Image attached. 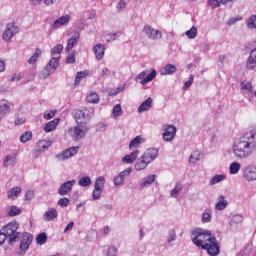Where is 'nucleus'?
I'll list each match as a JSON object with an SVG mask.
<instances>
[{
  "instance_id": "obj_39",
  "label": "nucleus",
  "mask_w": 256,
  "mask_h": 256,
  "mask_svg": "<svg viewBox=\"0 0 256 256\" xmlns=\"http://www.w3.org/2000/svg\"><path fill=\"white\" fill-rule=\"evenodd\" d=\"M78 185L80 187H89L91 185V178L89 176H85L79 179Z\"/></svg>"
},
{
  "instance_id": "obj_33",
  "label": "nucleus",
  "mask_w": 256,
  "mask_h": 256,
  "mask_svg": "<svg viewBox=\"0 0 256 256\" xmlns=\"http://www.w3.org/2000/svg\"><path fill=\"white\" fill-rule=\"evenodd\" d=\"M240 223H243V216H241V215H234L231 218L230 225L232 227H237V225H240Z\"/></svg>"
},
{
  "instance_id": "obj_7",
  "label": "nucleus",
  "mask_w": 256,
  "mask_h": 256,
  "mask_svg": "<svg viewBox=\"0 0 256 256\" xmlns=\"http://www.w3.org/2000/svg\"><path fill=\"white\" fill-rule=\"evenodd\" d=\"M142 33H144V35H146V37L152 41H158V39L163 37V34L160 30H157L150 25H145L142 29Z\"/></svg>"
},
{
  "instance_id": "obj_30",
  "label": "nucleus",
  "mask_w": 256,
  "mask_h": 256,
  "mask_svg": "<svg viewBox=\"0 0 256 256\" xmlns=\"http://www.w3.org/2000/svg\"><path fill=\"white\" fill-rule=\"evenodd\" d=\"M74 117L76 119V123H83V120L87 119V116L85 115V110H76Z\"/></svg>"
},
{
  "instance_id": "obj_56",
  "label": "nucleus",
  "mask_w": 256,
  "mask_h": 256,
  "mask_svg": "<svg viewBox=\"0 0 256 256\" xmlns=\"http://www.w3.org/2000/svg\"><path fill=\"white\" fill-rule=\"evenodd\" d=\"M66 63H68V64H73V63H75V53H71V54H69L68 56H67V58H66Z\"/></svg>"
},
{
  "instance_id": "obj_9",
  "label": "nucleus",
  "mask_w": 256,
  "mask_h": 256,
  "mask_svg": "<svg viewBox=\"0 0 256 256\" xmlns=\"http://www.w3.org/2000/svg\"><path fill=\"white\" fill-rule=\"evenodd\" d=\"M17 33H19V27L15 26V22H10L2 35V39L4 41H11Z\"/></svg>"
},
{
  "instance_id": "obj_55",
  "label": "nucleus",
  "mask_w": 256,
  "mask_h": 256,
  "mask_svg": "<svg viewBox=\"0 0 256 256\" xmlns=\"http://www.w3.org/2000/svg\"><path fill=\"white\" fill-rule=\"evenodd\" d=\"M107 256H117V249L115 246H110L107 251Z\"/></svg>"
},
{
  "instance_id": "obj_64",
  "label": "nucleus",
  "mask_w": 256,
  "mask_h": 256,
  "mask_svg": "<svg viewBox=\"0 0 256 256\" xmlns=\"http://www.w3.org/2000/svg\"><path fill=\"white\" fill-rule=\"evenodd\" d=\"M56 0H44L45 5L49 6V5H53L55 3Z\"/></svg>"
},
{
  "instance_id": "obj_19",
  "label": "nucleus",
  "mask_w": 256,
  "mask_h": 256,
  "mask_svg": "<svg viewBox=\"0 0 256 256\" xmlns=\"http://www.w3.org/2000/svg\"><path fill=\"white\" fill-rule=\"evenodd\" d=\"M246 67L249 70L255 69V67H256V48H254L250 52V56H249V58L247 60Z\"/></svg>"
},
{
  "instance_id": "obj_60",
  "label": "nucleus",
  "mask_w": 256,
  "mask_h": 256,
  "mask_svg": "<svg viewBox=\"0 0 256 256\" xmlns=\"http://www.w3.org/2000/svg\"><path fill=\"white\" fill-rule=\"evenodd\" d=\"M7 239V236L3 233V231L0 232V246L5 243V240Z\"/></svg>"
},
{
  "instance_id": "obj_36",
  "label": "nucleus",
  "mask_w": 256,
  "mask_h": 256,
  "mask_svg": "<svg viewBox=\"0 0 256 256\" xmlns=\"http://www.w3.org/2000/svg\"><path fill=\"white\" fill-rule=\"evenodd\" d=\"M17 215H21V209L17 206H11L8 211V217H17Z\"/></svg>"
},
{
  "instance_id": "obj_8",
  "label": "nucleus",
  "mask_w": 256,
  "mask_h": 256,
  "mask_svg": "<svg viewBox=\"0 0 256 256\" xmlns=\"http://www.w3.org/2000/svg\"><path fill=\"white\" fill-rule=\"evenodd\" d=\"M32 243H33V235L30 233H24L22 235V239L20 241V246H19L21 255H25V253L29 251V247L31 246Z\"/></svg>"
},
{
  "instance_id": "obj_5",
  "label": "nucleus",
  "mask_w": 256,
  "mask_h": 256,
  "mask_svg": "<svg viewBox=\"0 0 256 256\" xmlns=\"http://www.w3.org/2000/svg\"><path fill=\"white\" fill-rule=\"evenodd\" d=\"M87 124L85 122H79L76 127L70 128L69 133L75 141H79L80 139H83L85 135H87Z\"/></svg>"
},
{
  "instance_id": "obj_54",
  "label": "nucleus",
  "mask_w": 256,
  "mask_h": 256,
  "mask_svg": "<svg viewBox=\"0 0 256 256\" xmlns=\"http://www.w3.org/2000/svg\"><path fill=\"white\" fill-rule=\"evenodd\" d=\"M121 106L119 104L115 105L114 108H113V115L115 117H119L121 115Z\"/></svg>"
},
{
  "instance_id": "obj_32",
  "label": "nucleus",
  "mask_w": 256,
  "mask_h": 256,
  "mask_svg": "<svg viewBox=\"0 0 256 256\" xmlns=\"http://www.w3.org/2000/svg\"><path fill=\"white\" fill-rule=\"evenodd\" d=\"M19 193H21V187H13L7 193L8 199H15V197H19Z\"/></svg>"
},
{
  "instance_id": "obj_52",
  "label": "nucleus",
  "mask_w": 256,
  "mask_h": 256,
  "mask_svg": "<svg viewBox=\"0 0 256 256\" xmlns=\"http://www.w3.org/2000/svg\"><path fill=\"white\" fill-rule=\"evenodd\" d=\"M56 113H57V110H51L44 114V119L49 121V119H53V117H55Z\"/></svg>"
},
{
  "instance_id": "obj_12",
  "label": "nucleus",
  "mask_w": 256,
  "mask_h": 256,
  "mask_svg": "<svg viewBox=\"0 0 256 256\" xmlns=\"http://www.w3.org/2000/svg\"><path fill=\"white\" fill-rule=\"evenodd\" d=\"M75 186V180H70L64 182L58 188V195L65 196L69 195L73 191V187Z\"/></svg>"
},
{
  "instance_id": "obj_53",
  "label": "nucleus",
  "mask_w": 256,
  "mask_h": 256,
  "mask_svg": "<svg viewBox=\"0 0 256 256\" xmlns=\"http://www.w3.org/2000/svg\"><path fill=\"white\" fill-rule=\"evenodd\" d=\"M196 161H199V152H193L189 158L190 163H195Z\"/></svg>"
},
{
  "instance_id": "obj_14",
  "label": "nucleus",
  "mask_w": 256,
  "mask_h": 256,
  "mask_svg": "<svg viewBox=\"0 0 256 256\" xmlns=\"http://www.w3.org/2000/svg\"><path fill=\"white\" fill-rule=\"evenodd\" d=\"M244 177L246 181H256V167L248 166L244 169Z\"/></svg>"
},
{
  "instance_id": "obj_44",
  "label": "nucleus",
  "mask_w": 256,
  "mask_h": 256,
  "mask_svg": "<svg viewBox=\"0 0 256 256\" xmlns=\"http://www.w3.org/2000/svg\"><path fill=\"white\" fill-rule=\"evenodd\" d=\"M105 185V177L100 176L95 181V189H103V186Z\"/></svg>"
},
{
  "instance_id": "obj_11",
  "label": "nucleus",
  "mask_w": 256,
  "mask_h": 256,
  "mask_svg": "<svg viewBox=\"0 0 256 256\" xmlns=\"http://www.w3.org/2000/svg\"><path fill=\"white\" fill-rule=\"evenodd\" d=\"M157 77V70H152L150 74L147 75V71H142L137 75V79L140 80L141 85H147L151 83L153 79Z\"/></svg>"
},
{
  "instance_id": "obj_50",
  "label": "nucleus",
  "mask_w": 256,
  "mask_h": 256,
  "mask_svg": "<svg viewBox=\"0 0 256 256\" xmlns=\"http://www.w3.org/2000/svg\"><path fill=\"white\" fill-rule=\"evenodd\" d=\"M194 79H195V77L193 75H190L189 80L184 83L183 89L184 90L189 89V87H191L193 85Z\"/></svg>"
},
{
  "instance_id": "obj_41",
  "label": "nucleus",
  "mask_w": 256,
  "mask_h": 256,
  "mask_svg": "<svg viewBox=\"0 0 256 256\" xmlns=\"http://www.w3.org/2000/svg\"><path fill=\"white\" fill-rule=\"evenodd\" d=\"M248 29H256V15H252L247 21H246Z\"/></svg>"
},
{
  "instance_id": "obj_45",
  "label": "nucleus",
  "mask_w": 256,
  "mask_h": 256,
  "mask_svg": "<svg viewBox=\"0 0 256 256\" xmlns=\"http://www.w3.org/2000/svg\"><path fill=\"white\" fill-rule=\"evenodd\" d=\"M183 189V186H181V183H176L174 189L171 191L170 195L171 197H177L179 195V192Z\"/></svg>"
},
{
  "instance_id": "obj_17",
  "label": "nucleus",
  "mask_w": 256,
  "mask_h": 256,
  "mask_svg": "<svg viewBox=\"0 0 256 256\" xmlns=\"http://www.w3.org/2000/svg\"><path fill=\"white\" fill-rule=\"evenodd\" d=\"M132 171L131 168H128L120 172V174L114 178V185H123V183H125V175H131Z\"/></svg>"
},
{
  "instance_id": "obj_1",
  "label": "nucleus",
  "mask_w": 256,
  "mask_h": 256,
  "mask_svg": "<svg viewBox=\"0 0 256 256\" xmlns=\"http://www.w3.org/2000/svg\"><path fill=\"white\" fill-rule=\"evenodd\" d=\"M192 243L207 251L208 255L216 256L219 255V242L211 231L203 228H196L192 231Z\"/></svg>"
},
{
  "instance_id": "obj_48",
  "label": "nucleus",
  "mask_w": 256,
  "mask_h": 256,
  "mask_svg": "<svg viewBox=\"0 0 256 256\" xmlns=\"http://www.w3.org/2000/svg\"><path fill=\"white\" fill-rule=\"evenodd\" d=\"M241 89L244 91H251L253 89V84L251 82H241Z\"/></svg>"
},
{
  "instance_id": "obj_25",
  "label": "nucleus",
  "mask_w": 256,
  "mask_h": 256,
  "mask_svg": "<svg viewBox=\"0 0 256 256\" xmlns=\"http://www.w3.org/2000/svg\"><path fill=\"white\" fill-rule=\"evenodd\" d=\"M59 125V118H56L50 122H48L44 126L45 133H51V131L55 130V128Z\"/></svg>"
},
{
  "instance_id": "obj_15",
  "label": "nucleus",
  "mask_w": 256,
  "mask_h": 256,
  "mask_svg": "<svg viewBox=\"0 0 256 256\" xmlns=\"http://www.w3.org/2000/svg\"><path fill=\"white\" fill-rule=\"evenodd\" d=\"M70 21H71V16L69 15L61 16L60 18H58L52 23V29H59V27H62L63 25H67V23H69Z\"/></svg>"
},
{
  "instance_id": "obj_42",
  "label": "nucleus",
  "mask_w": 256,
  "mask_h": 256,
  "mask_svg": "<svg viewBox=\"0 0 256 256\" xmlns=\"http://www.w3.org/2000/svg\"><path fill=\"white\" fill-rule=\"evenodd\" d=\"M185 35L188 39H195V37H197V27L193 26L191 30L185 32Z\"/></svg>"
},
{
  "instance_id": "obj_49",
  "label": "nucleus",
  "mask_w": 256,
  "mask_h": 256,
  "mask_svg": "<svg viewBox=\"0 0 256 256\" xmlns=\"http://www.w3.org/2000/svg\"><path fill=\"white\" fill-rule=\"evenodd\" d=\"M103 193V189L100 188H94V191L92 193L93 199H101V194Z\"/></svg>"
},
{
  "instance_id": "obj_35",
  "label": "nucleus",
  "mask_w": 256,
  "mask_h": 256,
  "mask_svg": "<svg viewBox=\"0 0 256 256\" xmlns=\"http://www.w3.org/2000/svg\"><path fill=\"white\" fill-rule=\"evenodd\" d=\"M211 209H206L202 214V223H211Z\"/></svg>"
},
{
  "instance_id": "obj_58",
  "label": "nucleus",
  "mask_w": 256,
  "mask_h": 256,
  "mask_svg": "<svg viewBox=\"0 0 256 256\" xmlns=\"http://www.w3.org/2000/svg\"><path fill=\"white\" fill-rule=\"evenodd\" d=\"M119 93H121V88H116L114 90H110L108 95L110 97H115V95H119Z\"/></svg>"
},
{
  "instance_id": "obj_22",
  "label": "nucleus",
  "mask_w": 256,
  "mask_h": 256,
  "mask_svg": "<svg viewBox=\"0 0 256 256\" xmlns=\"http://www.w3.org/2000/svg\"><path fill=\"white\" fill-rule=\"evenodd\" d=\"M57 217H59V214L57 213V209L55 208H50L44 213L45 221H53L54 219H57Z\"/></svg>"
},
{
  "instance_id": "obj_4",
  "label": "nucleus",
  "mask_w": 256,
  "mask_h": 256,
  "mask_svg": "<svg viewBox=\"0 0 256 256\" xmlns=\"http://www.w3.org/2000/svg\"><path fill=\"white\" fill-rule=\"evenodd\" d=\"M19 229V222L12 221L8 223L6 226H4L1 231L5 235L6 239H9L10 243H15L17 239H19V235L21 233L17 232Z\"/></svg>"
},
{
  "instance_id": "obj_2",
  "label": "nucleus",
  "mask_w": 256,
  "mask_h": 256,
  "mask_svg": "<svg viewBox=\"0 0 256 256\" xmlns=\"http://www.w3.org/2000/svg\"><path fill=\"white\" fill-rule=\"evenodd\" d=\"M256 149V132H248L236 139L233 144V153L238 159L249 157Z\"/></svg>"
},
{
  "instance_id": "obj_57",
  "label": "nucleus",
  "mask_w": 256,
  "mask_h": 256,
  "mask_svg": "<svg viewBox=\"0 0 256 256\" xmlns=\"http://www.w3.org/2000/svg\"><path fill=\"white\" fill-rule=\"evenodd\" d=\"M220 3L221 2L219 0H209V5L212 7V9H217Z\"/></svg>"
},
{
  "instance_id": "obj_34",
  "label": "nucleus",
  "mask_w": 256,
  "mask_h": 256,
  "mask_svg": "<svg viewBox=\"0 0 256 256\" xmlns=\"http://www.w3.org/2000/svg\"><path fill=\"white\" fill-rule=\"evenodd\" d=\"M241 169V164L239 162H233L230 164V174L237 175Z\"/></svg>"
},
{
  "instance_id": "obj_59",
  "label": "nucleus",
  "mask_w": 256,
  "mask_h": 256,
  "mask_svg": "<svg viewBox=\"0 0 256 256\" xmlns=\"http://www.w3.org/2000/svg\"><path fill=\"white\" fill-rule=\"evenodd\" d=\"M117 9H125L127 7V3H125V1L121 0L118 4H117Z\"/></svg>"
},
{
  "instance_id": "obj_21",
  "label": "nucleus",
  "mask_w": 256,
  "mask_h": 256,
  "mask_svg": "<svg viewBox=\"0 0 256 256\" xmlns=\"http://www.w3.org/2000/svg\"><path fill=\"white\" fill-rule=\"evenodd\" d=\"M143 143V138L141 136H136L129 144L130 151H139V145Z\"/></svg>"
},
{
  "instance_id": "obj_20",
  "label": "nucleus",
  "mask_w": 256,
  "mask_h": 256,
  "mask_svg": "<svg viewBox=\"0 0 256 256\" xmlns=\"http://www.w3.org/2000/svg\"><path fill=\"white\" fill-rule=\"evenodd\" d=\"M93 51L95 53L96 59H98V61H101V59H103V56L105 55V46L103 44H97L93 48Z\"/></svg>"
},
{
  "instance_id": "obj_6",
  "label": "nucleus",
  "mask_w": 256,
  "mask_h": 256,
  "mask_svg": "<svg viewBox=\"0 0 256 256\" xmlns=\"http://www.w3.org/2000/svg\"><path fill=\"white\" fill-rule=\"evenodd\" d=\"M57 67H59V57H53L51 58L50 62L48 65L44 67L42 70V77L44 79H47L49 75L55 73Z\"/></svg>"
},
{
  "instance_id": "obj_37",
  "label": "nucleus",
  "mask_w": 256,
  "mask_h": 256,
  "mask_svg": "<svg viewBox=\"0 0 256 256\" xmlns=\"http://www.w3.org/2000/svg\"><path fill=\"white\" fill-rule=\"evenodd\" d=\"M33 139V133L31 131H27L20 136L21 143H27V141H31Z\"/></svg>"
},
{
  "instance_id": "obj_31",
  "label": "nucleus",
  "mask_w": 256,
  "mask_h": 256,
  "mask_svg": "<svg viewBox=\"0 0 256 256\" xmlns=\"http://www.w3.org/2000/svg\"><path fill=\"white\" fill-rule=\"evenodd\" d=\"M51 145V141L49 140H40L37 144L38 151H47Z\"/></svg>"
},
{
  "instance_id": "obj_62",
  "label": "nucleus",
  "mask_w": 256,
  "mask_h": 256,
  "mask_svg": "<svg viewBox=\"0 0 256 256\" xmlns=\"http://www.w3.org/2000/svg\"><path fill=\"white\" fill-rule=\"evenodd\" d=\"M3 71H5V62L0 60V73H3Z\"/></svg>"
},
{
  "instance_id": "obj_47",
  "label": "nucleus",
  "mask_w": 256,
  "mask_h": 256,
  "mask_svg": "<svg viewBox=\"0 0 256 256\" xmlns=\"http://www.w3.org/2000/svg\"><path fill=\"white\" fill-rule=\"evenodd\" d=\"M69 203V198L63 197L58 200L57 205L59 207H69Z\"/></svg>"
},
{
  "instance_id": "obj_38",
  "label": "nucleus",
  "mask_w": 256,
  "mask_h": 256,
  "mask_svg": "<svg viewBox=\"0 0 256 256\" xmlns=\"http://www.w3.org/2000/svg\"><path fill=\"white\" fill-rule=\"evenodd\" d=\"M89 75V71L85 70L82 72H78L75 78V85H79L81 83V79H85Z\"/></svg>"
},
{
  "instance_id": "obj_61",
  "label": "nucleus",
  "mask_w": 256,
  "mask_h": 256,
  "mask_svg": "<svg viewBox=\"0 0 256 256\" xmlns=\"http://www.w3.org/2000/svg\"><path fill=\"white\" fill-rule=\"evenodd\" d=\"M75 225V222H70L66 228L64 229V233H67V231H71L73 229V226Z\"/></svg>"
},
{
  "instance_id": "obj_63",
  "label": "nucleus",
  "mask_w": 256,
  "mask_h": 256,
  "mask_svg": "<svg viewBox=\"0 0 256 256\" xmlns=\"http://www.w3.org/2000/svg\"><path fill=\"white\" fill-rule=\"evenodd\" d=\"M23 123H25V119H23V118H20L15 121V125H23Z\"/></svg>"
},
{
  "instance_id": "obj_29",
  "label": "nucleus",
  "mask_w": 256,
  "mask_h": 256,
  "mask_svg": "<svg viewBox=\"0 0 256 256\" xmlns=\"http://www.w3.org/2000/svg\"><path fill=\"white\" fill-rule=\"evenodd\" d=\"M41 49L37 48L33 55L28 59L29 65H35L37 63L39 57H41Z\"/></svg>"
},
{
  "instance_id": "obj_18",
  "label": "nucleus",
  "mask_w": 256,
  "mask_h": 256,
  "mask_svg": "<svg viewBox=\"0 0 256 256\" xmlns=\"http://www.w3.org/2000/svg\"><path fill=\"white\" fill-rule=\"evenodd\" d=\"M153 107V98L149 97L138 107V113H144V111H149Z\"/></svg>"
},
{
  "instance_id": "obj_13",
  "label": "nucleus",
  "mask_w": 256,
  "mask_h": 256,
  "mask_svg": "<svg viewBox=\"0 0 256 256\" xmlns=\"http://www.w3.org/2000/svg\"><path fill=\"white\" fill-rule=\"evenodd\" d=\"M79 151V147H71L65 151H63L61 154L56 155V158L58 161H65V159H71L74 155H77Z\"/></svg>"
},
{
  "instance_id": "obj_10",
  "label": "nucleus",
  "mask_w": 256,
  "mask_h": 256,
  "mask_svg": "<svg viewBox=\"0 0 256 256\" xmlns=\"http://www.w3.org/2000/svg\"><path fill=\"white\" fill-rule=\"evenodd\" d=\"M163 131L162 137L164 141H173L175 135H177V127L171 124L164 125Z\"/></svg>"
},
{
  "instance_id": "obj_46",
  "label": "nucleus",
  "mask_w": 256,
  "mask_h": 256,
  "mask_svg": "<svg viewBox=\"0 0 256 256\" xmlns=\"http://www.w3.org/2000/svg\"><path fill=\"white\" fill-rule=\"evenodd\" d=\"M63 52V45L58 44L54 48L51 49V55H61Z\"/></svg>"
},
{
  "instance_id": "obj_40",
  "label": "nucleus",
  "mask_w": 256,
  "mask_h": 256,
  "mask_svg": "<svg viewBox=\"0 0 256 256\" xmlns=\"http://www.w3.org/2000/svg\"><path fill=\"white\" fill-rule=\"evenodd\" d=\"M36 243H37V245H45V243H47V234L46 233H40L36 237Z\"/></svg>"
},
{
  "instance_id": "obj_28",
  "label": "nucleus",
  "mask_w": 256,
  "mask_h": 256,
  "mask_svg": "<svg viewBox=\"0 0 256 256\" xmlns=\"http://www.w3.org/2000/svg\"><path fill=\"white\" fill-rule=\"evenodd\" d=\"M79 38V34H76L75 36L70 38L67 42L66 51H71V49H73V47H75V45L79 43Z\"/></svg>"
},
{
  "instance_id": "obj_23",
  "label": "nucleus",
  "mask_w": 256,
  "mask_h": 256,
  "mask_svg": "<svg viewBox=\"0 0 256 256\" xmlns=\"http://www.w3.org/2000/svg\"><path fill=\"white\" fill-rule=\"evenodd\" d=\"M86 101L87 103H92V105H97L101 101V98L97 92H91L86 96Z\"/></svg>"
},
{
  "instance_id": "obj_27",
  "label": "nucleus",
  "mask_w": 256,
  "mask_h": 256,
  "mask_svg": "<svg viewBox=\"0 0 256 256\" xmlns=\"http://www.w3.org/2000/svg\"><path fill=\"white\" fill-rule=\"evenodd\" d=\"M177 71V67L173 64H167L161 70V75H173Z\"/></svg>"
},
{
  "instance_id": "obj_43",
  "label": "nucleus",
  "mask_w": 256,
  "mask_h": 256,
  "mask_svg": "<svg viewBox=\"0 0 256 256\" xmlns=\"http://www.w3.org/2000/svg\"><path fill=\"white\" fill-rule=\"evenodd\" d=\"M225 179V175H215L210 180V185H217V183H221Z\"/></svg>"
},
{
  "instance_id": "obj_3",
  "label": "nucleus",
  "mask_w": 256,
  "mask_h": 256,
  "mask_svg": "<svg viewBox=\"0 0 256 256\" xmlns=\"http://www.w3.org/2000/svg\"><path fill=\"white\" fill-rule=\"evenodd\" d=\"M159 155V150L155 148H149L136 162L135 169L136 171H143L147 169L149 163H152L153 160L157 159Z\"/></svg>"
},
{
  "instance_id": "obj_16",
  "label": "nucleus",
  "mask_w": 256,
  "mask_h": 256,
  "mask_svg": "<svg viewBox=\"0 0 256 256\" xmlns=\"http://www.w3.org/2000/svg\"><path fill=\"white\" fill-rule=\"evenodd\" d=\"M139 150H134L131 154H127L122 158L123 163H127L128 165H131L137 161V157H139Z\"/></svg>"
},
{
  "instance_id": "obj_26",
  "label": "nucleus",
  "mask_w": 256,
  "mask_h": 256,
  "mask_svg": "<svg viewBox=\"0 0 256 256\" xmlns=\"http://www.w3.org/2000/svg\"><path fill=\"white\" fill-rule=\"evenodd\" d=\"M227 207V200L225 199V196L220 195L218 197V202L215 205L216 211H223Z\"/></svg>"
},
{
  "instance_id": "obj_51",
  "label": "nucleus",
  "mask_w": 256,
  "mask_h": 256,
  "mask_svg": "<svg viewBox=\"0 0 256 256\" xmlns=\"http://www.w3.org/2000/svg\"><path fill=\"white\" fill-rule=\"evenodd\" d=\"M155 182V175H150L148 176L145 181L143 182V185L144 186H147V185H152V183Z\"/></svg>"
},
{
  "instance_id": "obj_24",
  "label": "nucleus",
  "mask_w": 256,
  "mask_h": 256,
  "mask_svg": "<svg viewBox=\"0 0 256 256\" xmlns=\"http://www.w3.org/2000/svg\"><path fill=\"white\" fill-rule=\"evenodd\" d=\"M11 112V106H9V101L1 100L0 101V115H7Z\"/></svg>"
}]
</instances>
